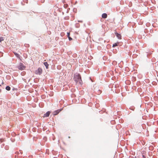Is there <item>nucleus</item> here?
Returning <instances> with one entry per match:
<instances>
[{
	"label": "nucleus",
	"mask_w": 158,
	"mask_h": 158,
	"mask_svg": "<svg viewBox=\"0 0 158 158\" xmlns=\"http://www.w3.org/2000/svg\"><path fill=\"white\" fill-rule=\"evenodd\" d=\"M18 69L20 70H23L25 68V66L22 63H20L18 66Z\"/></svg>",
	"instance_id": "obj_2"
},
{
	"label": "nucleus",
	"mask_w": 158,
	"mask_h": 158,
	"mask_svg": "<svg viewBox=\"0 0 158 158\" xmlns=\"http://www.w3.org/2000/svg\"><path fill=\"white\" fill-rule=\"evenodd\" d=\"M14 53L15 55V56L17 57L18 58H20V56L16 52H14Z\"/></svg>",
	"instance_id": "obj_10"
},
{
	"label": "nucleus",
	"mask_w": 158,
	"mask_h": 158,
	"mask_svg": "<svg viewBox=\"0 0 158 158\" xmlns=\"http://www.w3.org/2000/svg\"><path fill=\"white\" fill-rule=\"evenodd\" d=\"M115 34L118 39H121V35L120 34H118V33H117L116 32H115Z\"/></svg>",
	"instance_id": "obj_6"
},
{
	"label": "nucleus",
	"mask_w": 158,
	"mask_h": 158,
	"mask_svg": "<svg viewBox=\"0 0 158 158\" xmlns=\"http://www.w3.org/2000/svg\"><path fill=\"white\" fill-rule=\"evenodd\" d=\"M44 64L45 66L46 69H48V68L49 64H48L47 62H45L44 63Z\"/></svg>",
	"instance_id": "obj_8"
},
{
	"label": "nucleus",
	"mask_w": 158,
	"mask_h": 158,
	"mask_svg": "<svg viewBox=\"0 0 158 158\" xmlns=\"http://www.w3.org/2000/svg\"><path fill=\"white\" fill-rule=\"evenodd\" d=\"M44 0H43L42 1V2H44Z\"/></svg>",
	"instance_id": "obj_16"
},
{
	"label": "nucleus",
	"mask_w": 158,
	"mask_h": 158,
	"mask_svg": "<svg viewBox=\"0 0 158 158\" xmlns=\"http://www.w3.org/2000/svg\"><path fill=\"white\" fill-rule=\"evenodd\" d=\"M6 90L9 91L10 89V86H8L6 87Z\"/></svg>",
	"instance_id": "obj_11"
},
{
	"label": "nucleus",
	"mask_w": 158,
	"mask_h": 158,
	"mask_svg": "<svg viewBox=\"0 0 158 158\" xmlns=\"http://www.w3.org/2000/svg\"><path fill=\"white\" fill-rule=\"evenodd\" d=\"M143 158H145V156L144 155H143Z\"/></svg>",
	"instance_id": "obj_15"
},
{
	"label": "nucleus",
	"mask_w": 158,
	"mask_h": 158,
	"mask_svg": "<svg viewBox=\"0 0 158 158\" xmlns=\"http://www.w3.org/2000/svg\"><path fill=\"white\" fill-rule=\"evenodd\" d=\"M74 79L77 83H81V77L79 74L76 73L74 75Z\"/></svg>",
	"instance_id": "obj_1"
},
{
	"label": "nucleus",
	"mask_w": 158,
	"mask_h": 158,
	"mask_svg": "<svg viewBox=\"0 0 158 158\" xmlns=\"http://www.w3.org/2000/svg\"><path fill=\"white\" fill-rule=\"evenodd\" d=\"M68 38L69 40H72V39L71 38L70 36H69Z\"/></svg>",
	"instance_id": "obj_13"
},
{
	"label": "nucleus",
	"mask_w": 158,
	"mask_h": 158,
	"mask_svg": "<svg viewBox=\"0 0 158 158\" xmlns=\"http://www.w3.org/2000/svg\"><path fill=\"white\" fill-rule=\"evenodd\" d=\"M42 72V69L40 68H38L37 70L36 71V73L38 74H40Z\"/></svg>",
	"instance_id": "obj_3"
},
{
	"label": "nucleus",
	"mask_w": 158,
	"mask_h": 158,
	"mask_svg": "<svg viewBox=\"0 0 158 158\" xmlns=\"http://www.w3.org/2000/svg\"><path fill=\"white\" fill-rule=\"evenodd\" d=\"M118 44L119 43L118 42L114 43V44H113L112 46L113 47H115L116 46H118Z\"/></svg>",
	"instance_id": "obj_9"
},
{
	"label": "nucleus",
	"mask_w": 158,
	"mask_h": 158,
	"mask_svg": "<svg viewBox=\"0 0 158 158\" xmlns=\"http://www.w3.org/2000/svg\"><path fill=\"white\" fill-rule=\"evenodd\" d=\"M50 111H48L46 113L44 114V117H47L49 116L50 114Z\"/></svg>",
	"instance_id": "obj_5"
},
{
	"label": "nucleus",
	"mask_w": 158,
	"mask_h": 158,
	"mask_svg": "<svg viewBox=\"0 0 158 158\" xmlns=\"http://www.w3.org/2000/svg\"><path fill=\"white\" fill-rule=\"evenodd\" d=\"M107 15L106 13H103L102 15V17L103 18L106 19L107 17Z\"/></svg>",
	"instance_id": "obj_7"
},
{
	"label": "nucleus",
	"mask_w": 158,
	"mask_h": 158,
	"mask_svg": "<svg viewBox=\"0 0 158 158\" xmlns=\"http://www.w3.org/2000/svg\"><path fill=\"white\" fill-rule=\"evenodd\" d=\"M61 110H58L55 111L53 112V114L54 115H56L57 114L61 111Z\"/></svg>",
	"instance_id": "obj_4"
},
{
	"label": "nucleus",
	"mask_w": 158,
	"mask_h": 158,
	"mask_svg": "<svg viewBox=\"0 0 158 158\" xmlns=\"http://www.w3.org/2000/svg\"><path fill=\"white\" fill-rule=\"evenodd\" d=\"M4 40L3 38V37H0V42H1L2 41Z\"/></svg>",
	"instance_id": "obj_12"
},
{
	"label": "nucleus",
	"mask_w": 158,
	"mask_h": 158,
	"mask_svg": "<svg viewBox=\"0 0 158 158\" xmlns=\"http://www.w3.org/2000/svg\"><path fill=\"white\" fill-rule=\"evenodd\" d=\"M69 35H70V33H67V35H68V37H69Z\"/></svg>",
	"instance_id": "obj_14"
}]
</instances>
